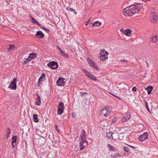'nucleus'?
<instances>
[{"mask_svg":"<svg viewBox=\"0 0 158 158\" xmlns=\"http://www.w3.org/2000/svg\"><path fill=\"white\" fill-rule=\"evenodd\" d=\"M143 7V5L141 4H138L137 5L132 4L124 8L123 10H125L127 9V10H141Z\"/></svg>","mask_w":158,"mask_h":158,"instance_id":"obj_1","label":"nucleus"},{"mask_svg":"<svg viewBox=\"0 0 158 158\" xmlns=\"http://www.w3.org/2000/svg\"><path fill=\"white\" fill-rule=\"evenodd\" d=\"M81 142L79 143V148L80 151L83 150L88 145V141L86 140L85 136L81 137Z\"/></svg>","mask_w":158,"mask_h":158,"instance_id":"obj_2","label":"nucleus"},{"mask_svg":"<svg viewBox=\"0 0 158 158\" xmlns=\"http://www.w3.org/2000/svg\"><path fill=\"white\" fill-rule=\"evenodd\" d=\"M139 10H123V14L126 16H131L137 13Z\"/></svg>","mask_w":158,"mask_h":158,"instance_id":"obj_3","label":"nucleus"},{"mask_svg":"<svg viewBox=\"0 0 158 158\" xmlns=\"http://www.w3.org/2000/svg\"><path fill=\"white\" fill-rule=\"evenodd\" d=\"M48 66L52 69H56L58 67V64L57 62L52 61L47 64Z\"/></svg>","mask_w":158,"mask_h":158,"instance_id":"obj_4","label":"nucleus"},{"mask_svg":"<svg viewBox=\"0 0 158 158\" xmlns=\"http://www.w3.org/2000/svg\"><path fill=\"white\" fill-rule=\"evenodd\" d=\"M17 78H15L13 81L10 83L8 88L13 90H16L17 88Z\"/></svg>","mask_w":158,"mask_h":158,"instance_id":"obj_5","label":"nucleus"},{"mask_svg":"<svg viewBox=\"0 0 158 158\" xmlns=\"http://www.w3.org/2000/svg\"><path fill=\"white\" fill-rule=\"evenodd\" d=\"M87 61L88 63L92 68H94L96 70H98L99 69V68L98 66L92 60L89 58H87Z\"/></svg>","mask_w":158,"mask_h":158,"instance_id":"obj_6","label":"nucleus"},{"mask_svg":"<svg viewBox=\"0 0 158 158\" xmlns=\"http://www.w3.org/2000/svg\"><path fill=\"white\" fill-rule=\"evenodd\" d=\"M110 113V111H109L108 110V108H105L103 109L101 111L100 115L101 116H107Z\"/></svg>","mask_w":158,"mask_h":158,"instance_id":"obj_7","label":"nucleus"},{"mask_svg":"<svg viewBox=\"0 0 158 158\" xmlns=\"http://www.w3.org/2000/svg\"><path fill=\"white\" fill-rule=\"evenodd\" d=\"M148 132H144L142 135H139V139L140 141H143L148 139Z\"/></svg>","mask_w":158,"mask_h":158,"instance_id":"obj_8","label":"nucleus"},{"mask_svg":"<svg viewBox=\"0 0 158 158\" xmlns=\"http://www.w3.org/2000/svg\"><path fill=\"white\" fill-rule=\"evenodd\" d=\"M151 15L152 16V18L150 19L151 21L153 23H156L157 19V16L156 13L153 12H151Z\"/></svg>","mask_w":158,"mask_h":158,"instance_id":"obj_9","label":"nucleus"},{"mask_svg":"<svg viewBox=\"0 0 158 158\" xmlns=\"http://www.w3.org/2000/svg\"><path fill=\"white\" fill-rule=\"evenodd\" d=\"M64 78L60 77L56 82L57 85L59 86H64L65 83V82L64 81Z\"/></svg>","mask_w":158,"mask_h":158,"instance_id":"obj_10","label":"nucleus"},{"mask_svg":"<svg viewBox=\"0 0 158 158\" xmlns=\"http://www.w3.org/2000/svg\"><path fill=\"white\" fill-rule=\"evenodd\" d=\"M35 36L39 39H42L44 37V35L41 31H37Z\"/></svg>","mask_w":158,"mask_h":158,"instance_id":"obj_11","label":"nucleus"},{"mask_svg":"<svg viewBox=\"0 0 158 158\" xmlns=\"http://www.w3.org/2000/svg\"><path fill=\"white\" fill-rule=\"evenodd\" d=\"M17 136L16 135L13 136L12 138L11 145L12 148H14L16 144V142L17 140Z\"/></svg>","mask_w":158,"mask_h":158,"instance_id":"obj_12","label":"nucleus"},{"mask_svg":"<svg viewBox=\"0 0 158 158\" xmlns=\"http://www.w3.org/2000/svg\"><path fill=\"white\" fill-rule=\"evenodd\" d=\"M36 102H35V105L37 106H40V105L41 101L40 97L38 94H37V97L36 98Z\"/></svg>","mask_w":158,"mask_h":158,"instance_id":"obj_13","label":"nucleus"},{"mask_svg":"<svg viewBox=\"0 0 158 158\" xmlns=\"http://www.w3.org/2000/svg\"><path fill=\"white\" fill-rule=\"evenodd\" d=\"M124 33L126 36H130L131 35V30L130 29H127L125 30V31H124Z\"/></svg>","mask_w":158,"mask_h":158,"instance_id":"obj_14","label":"nucleus"},{"mask_svg":"<svg viewBox=\"0 0 158 158\" xmlns=\"http://www.w3.org/2000/svg\"><path fill=\"white\" fill-rule=\"evenodd\" d=\"M90 24H91V27H92L93 26H94V27L96 26L97 27H98L101 25V22L98 21H95L94 23H91L90 25Z\"/></svg>","mask_w":158,"mask_h":158,"instance_id":"obj_15","label":"nucleus"},{"mask_svg":"<svg viewBox=\"0 0 158 158\" xmlns=\"http://www.w3.org/2000/svg\"><path fill=\"white\" fill-rule=\"evenodd\" d=\"M130 118V113L129 112H127L126 113L125 117L123 119V121L124 122H126Z\"/></svg>","mask_w":158,"mask_h":158,"instance_id":"obj_16","label":"nucleus"},{"mask_svg":"<svg viewBox=\"0 0 158 158\" xmlns=\"http://www.w3.org/2000/svg\"><path fill=\"white\" fill-rule=\"evenodd\" d=\"M90 79L94 81H96L97 80V79L95 77V76L93 75L90 72V74H88L86 75Z\"/></svg>","mask_w":158,"mask_h":158,"instance_id":"obj_17","label":"nucleus"},{"mask_svg":"<svg viewBox=\"0 0 158 158\" xmlns=\"http://www.w3.org/2000/svg\"><path fill=\"white\" fill-rule=\"evenodd\" d=\"M153 89V87L152 86L149 85L145 89L148 91V94H150L151 93Z\"/></svg>","mask_w":158,"mask_h":158,"instance_id":"obj_18","label":"nucleus"},{"mask_svg":"<svg viewBox=\"0 0 158 158\" xmlns=\"http://www.w3.org/2000/svg\"><path fill=\"white\" fill-rule=\"evenodd\" d=\"M108 53L105 50H102L101 51L100 56H108Z\"/></svg>","mask_w":158,"mask_h":158,"instance_id":"obj_19","label":"nucleus"},{"mask_svg":"<svg viewBox=\"0 0 158 158\" xmlns=\"http://www.w3.org/2000/svg\"><path fill=\"white\" fill-rule=\"evenodd\" d=\"M45 75L44 73H43L38 79L39 82H42L43 80L45 78Z\"/></svg>","mask_w":158,"mask_h":158,"instance_id":"obj_20","label":"nucleus"},{"mask_svg":"<svg viewBox=\"0 0 158 158\" xmlns=\"http://www.w3.org/2000/svg\"><path fill=\"white\" fill-rule=\"evenodd\" d=\"M38 115L36 114H34L33 115V119L34 122L37 123L39 122L38 118Z\"/></svg>","mask_w":158,"mask_h":158,"instance_id":"obj_21","label":"nucleus"},{"mask_svg":"<svg viewBox=\"0 0 158 158\" xmlns=\"http://www.w3.org/2000/svg\"><path fill=\"white\" fill-rule=\"evenodd\" d=\"M29 56L32 60L34 59L37 57V55L35 53H32L30 54Z\"/></svg>","mask_w":158,"mask_h":158,"instance_id":"obj_22","label":"nucleus"},{"mask_svg":"<svg viewBox=\"0 0 158 158\" xmlns=\"http://www.w3.org/2000/svg\"><path fill=\"white\" fill-rule=\"evenodd\" d=\"M64 108H58L57 114L61 115L64 112Z\"/></svg>","mask_w":158,"mask_h":158,"instance_id":"obj_23","label":"nucleus"},{"mask_svg":"<svg viewBox=\"0 0 158 158\" xmlns=\"http://www.w3.org/2000/svg\"><path fill=\"white\" fill-rule=\"evenodd\" d=\"M113 133L112 132H109L108 133H106V136L107 137L110 139H112L113 138L112 135Z\"/></svg>","mask_w":158,"mask_h":158,"instance_id":"obj_24","label":"nucleus"},{"mask_svg":"<svg viewBox=\"0 0 158 158\" xmlns=\"http://www.w3.org/2000/svg\"><path fill=\"white\" fill-rule=\"evenodd\" d=\"M99 57L100 60L103 61H105L108 58V56H100Z\"/></svg>","mask_w":158,"mask_h":158,"instance_id":"obj_25","label":"nucleus"},{"mask_svg":"<svg viewBox=\"0 0 158 158\" xmlns=\"http://www.w3.org/2000/svg\"><path fill=\"white\" fill-rule=\"evenodd\" d=\"M107 146L109 148V150L110 151L113 152L114 150V148L110 144H107Z\"/></svg>","mask_w":158,"mask_h":158,"instance_id":"obj_26","label":"nucleus"},{"mask_svg":"<svg viewBox=\"0 0 158 158\" xmlns=\"http://www.w3.org/2000/svg\"><path fill=\"white\" fill-rule=\"evenodd\" d=\"M10 47H8L7 48V49L9 50L8 51H11V50H13L15 49V47L14 45H11L9 46Z\"/></svg>","mask_w":158,"mask_h":158,"instance_id":"obj_27","label":"nucleus"},{"mask_svg":"<svg viewBox=\"0 0 158 158\" xmlns=\"http://www.w3.org/2000/svg\"><path fill=\"white\" fill-rule=\"evenodd\" d=\"M58 108H64V103L62 102H60L58 105Z\"/></svg>","mask_w":158,"mask_h":158,"instance_id":"obj_28","label":"nucleus"},{"mask_svg":"<svg viewBox=\"0 0 158 158\" xmlns=\"http://www.w3.org/2000/svg\"><path fill=\"white\" fill-rule=\"evenodd\" d=\"M32 60L29 56L28 58L23 63V64H25L28 62H29Z\"/></svg>","mask_w":158,"mask_h":158,"instance_id":"obj_29","label":"nucleus"},{"mask_svg":"<svg viewBox=\"0 0 158 158\" xmlns=\"http://www.w3.org/2000/svg\"><path fill=\"white\" fill-rule=\"evenodd\" d=\"M32 22L33 23H35V24H37L39 26L41 25V24L38 22V21H37V20H36L34 18H32Z\"/></svg>","mask_w":158,"mask_h":158,"instance_id":"obj_30","label":"nucleus"},{"mask_svg":"<svg viewBox=\"0 0 158 158\" xmlns=\"http://www.w3.org/2000/svg\"><path fill=\"white\" fill-rule=\"evenodd\" d=\"M157 40H158V38L157 39L156 38V36L155 35L152 38V41L153 42H155L156 41H157Z\"/></svg>","mask_w":158,"mask_h":158,"instance_id":"obj_31","label":"nucleus"},{"mask_svg":"<svg viewBox=\"0 0 158 158\" xmlns=\"http://www.w3.org/2000/svg\"><path fill=\"white\" fill-rule=\"evenodd\" d=\"M85 132L84 130L82 131L81 132L80 135V137H84L85 135Z\"/></svg>","mask_w":158,"mask_h":158,"instance_id":"obj_32","label":"nucleus"},{"mask_svg":"<svg viewBox=\"0 0 158 158\" xmlns=\"http://www.w3.org/2000/svg\"><path fill=\"white\" fill-rule=\"evenodd\" d=\"M117 157H120V154L118 153L115 154L114 155H113L112 156H111V158H117Z\"/></svg>","mask_w":158,"mask_h":158,"instance_id":"obj_33","label":"nucleus"},{"mask_svg":"<svg viewBox=\"0 0 158 158\" xmlns=\"http://www.w3.org/2000/svg\"><path fill=\"white\" fill-rule=\"evenodd\" d=\"M82 71L83 72H84L86 75H87L88 74H90V72L88 71L86 69H82Z\"/></svg>","mask_w":158,"mask_h":158,"instance_id":"obj_34","label":"nucleus"},{"mask_svg":"<svg viewBox=\"0 0 158 158\" xmlns=\"http://www.w3.org/2000/svg\"><path fill=\"white\" fill-rule=\"evenodd\" d=\"M144 103H145V105L146 106V108L148 111L150 113H151L150 110L149 109V108L148 107V102H147L146 100H145V101L144 102Z\"/></svg>","mask_w":158,"mask_h":158,"instance_id":"obj_35","label":"nucleus"},{"mask_svg":"<svg viewBox=\"0 0 158 158\" xmlns=\"http://www.w3.org/2000/svg\"><path fill=\"white\" fill-rule=\"evenodd\" d=\"M123 149L124 150L126 151L127 152L130 153V150L129 149L128 147H124Z\"/></svg>","mask_w":158,"mask_h":158,"instance_id":"obj_36","label":"nucleus"},{"mask_svg":"<svg viewBox=\"0 0 158 158\" xmlns=\"http://www.w3.org/2000/svg\"><path fill=\"white\" fill-rule=\"evenodd\" d=\"M120 61L122 63H123L124 64H127V63L128 61L127 60H121Z\"/></svg>","mask_w":158,"mask_h":158,"instance_id":"obj_37","label":"nucleus"},{"mask_svg":"<svg viewBox=\"0 0 158 158\" xmlns=\"http://www.w3.org/2000/svg\"><path fill=\"white\" fill-rule=\"evenodd\" d=\"M42 28L44 29L47 32H48L50 31V29L49 28H46L44 27H43Z\"/></svg>","mask_w":158,"mask_h":158,"instance_id":"obj_38","label":"nucleus"},{"mask_svg":"<svg viewBox=\"0 0 158 158\" xmlns=\"http://www.w3.org/2000/svg\"><path fill=\"white\" fill-rule=\"evenodd\" d=\"M116 135H117V136H119V135H118V134H116ZM114 139H120L119 138V137H118L117 138L115 137V138H114Z\"/></svg>","mask_w":158,"mask_h":158,"instance_id":"obj_39","label":"nucleus"},{"mask_svg":"<svg viewBox=\"0 0 158 158\" xmlns=\"http://www.w3.org/2000/svg\"><path fill=\"white\" fill-rule=\"evenodd\" d=\"M58 126L57 125H56V124L55 125V129L58 132H59V130H58Z\"/></svg>","mask_w":158,"mask_h":158,"instance_id":"obj_40","label":"nucleus"},{"mask_svg":"<svg viewBox=\"0 0 158 158\" xmlns=\"http://www.w3.org/2000/svg\"><path fill=\"white\" fill-rule=\"evenodd\" d=\"M60 53L62 56H63L65 54L64 52L62 50H61Z\"/></svg>","mask_w":158,"mask_h":158,"instance_id":"obj_41","label":"nucleus"},{"mask_svg":"<svg viewBox=\"0 0 158 158\" xmlns=\"http://www.w3.org/2000/svg\"><path fill=\"white\" fill-rule=\"evenodd\" d=\"M10 134V133H9V132H7L6 135V138L7 139H8V138L9 137Z\"/></svg>","mask_w":158,"mask_h":158,"instance_id":"obj_42","label":"nucleus"},{"mask_svg":"<svg viewBox=\"0 0 158 158\" xmlns=\"http://www.w3.org/2000/svg\"><path fill=\"white\" fill-rule=\"evenodd\" d=\"M63 56L65 57L66 58H68L69 57V55L66 53H65V54Z\"/></svg>","mask_w":158,"mask_h":158,"instance_id":"obj_43","label":"nucleus"},{"mask_svg":"<svg viewBox=\"0 0 158 158\" xmlns=\"http://www.w3.org/2000/svg\"><path fill=\"white\" fill-rule=\"evenodd\" d=\"M66 10H74V9H72L71 8H70L69 7H67L66 9Z\"/></svg>","mask_w":158,"mask_h":158,"instance_id":"obj_44","label":"nucleus"},{"mask_svg":"<svg viewBox=\"0 0 158 158\" xmlns=\"http://www.w3.org/2000/svg\"><path fill=\"white\" fill-rule=\"evenodd\" d=\"M68 11H70V12H73L74 13V14L75 15L77 14V12L76 10H68Z\"/></svg>","mask_w":158,"mask_h":158,"instance_id":"obj_45","label":"nucleus"},{"mask_svg":"<svg viewBox=\"0 0 158 158\" xmlns=\"http://www.w3.org/2000/svg\"><path fill=\"white\" fill-rule=\"evenodd\" d=\"M136 87H134L132 88V90L133 91H136Z\"/></svg>","mask_w":158,"mask_h":158,"instance_id":"obj_46","label":"nucleus"},{"mask_svg":"<svg viewBox=\"0 0 158 158\" xmlns=\"http://www.w3.org/2000/svg\"><path fill=\"white\" fill-rule=\"evenodd\" d=\"M72 116L73 118L75 116V114L74 113H72Z\"/></svg>","mask_w":158,"mask_h":158,"instance_id":"obj_47","label":"nucleus"},{"mask_svg":"<svg viewBox=\"0 0 158 158\" xmlns=\"http://www.w3.org/2000/svg\"><path fill=\"white\" fill-rule=\"evenodd\" d=\"M120 30V31H121V32H122V33H123H123H124V31H125V30H124L123 29V28L121 29Z\"/></svg>","mask_w":158,"mask_h":158,"instance_id":"obj_48","label":"nucleus"},{"mask_svg":"<svg viewBox=\"0 0 158 158\" xmlns=\"http://www.w3.org/2000/svg\"><path fill=\"white\" fill-rule=\"evenodd\" d=\"M40 82H39V80L38 81V83L37 84V85L38 86H40Z\"/></svg>","mask_w":158,"mask_h":158,"instance_id":"obj_49","label":"nucleus"},{"mask_svg":"<svg viewBox=\"0 0 158 158\" xmlns=\"http://www.w3.org/2000/svg\"><path fill=\"white\" fill-rule=\"evenodd\" d=\"M10 128H8L7 130V132H9L10 133Z\"/></svg>","mask_w":158,"mask_h":158,"instance_id":"obj_50","label":"nucleus"},{"mask_svg":"<svg viewBox=\"0 0 158 158\" xmlns=\"http://www.w3.org/2000/svg\"><path fill=\"white\" fill-rule=\"evenodd\" d=\"M29 16L32 19V18H33V17H32V16H31V15L30 14H29Z\"/></svg>","mask_w":158,"mask_h":158,"instance_id":"obj_51","label":"nucleus"},{"mask_svg":"<svg viewBox=\"0 0 158 158\" xmlns=\"http://www.w3.org/2000/svg\"><path fill=\"white\" fill-rule=\"evenodd\" d=\"M115 97H116L117 98H118L120 100H121V98H119V97L117 96V95H116V96H115Z\"/></svg>","mask_w":158,"mask_h":158,"instance_id":"obj_52","label":"nucleus"},{"mask_svg":"<svg viewBox=\"0 0 158 158\" xmlns=\"http://www.w3.org/2000/svg\"><path fill=\"white\" fill-rule=\"evenodd\" d=\"M58 49L59 50L60 52V51H61V50H62L60 48H59V47H58Z\"/></svg>","mask_w":158,"mask_h":158,"instance_id":"obj_53","label":"nucleus"},{"mask_svg":"<svg viewBox=\"0 0 158 158\" xmlns=\"http://www.w3.org/2000/svg\"><path fill=\"white\" fill-rule=\"evenodd\" d=\"M130 146V147H131V148H134V149L135 148V147L133 146Z\"/></svg>","mask_w":158,"mask_h":158,"instance_id":"obj_54","label":"nucleus"},{"mask_svg":"<svg viewBox=\"0 0 158 158\" xmlns=\"http://www.w3.org/2000/svg\"><path fill=\"white\" fill-rule=\"evenodd\" d=\"M116 120L115 119H113L112 121L113 122H115Z\"/></svg>","mask_w":158,"mask_h":158,"instance_id":"obj_55","label":"nucleus"},{"mask_svg":"<svg viewBox=\"0 0 158 158\" xmlns=\"http://www.w3.org/2000/svg\"><path fill=\"white\" fill-rule=\"evenodd\" d=\"M146 64H147V66L148 67H149V65H148V62L147 61H146Z\"/></svg>","mask_w":158,"mask_h":158,"instance_id":"obj_56","label":"nucleus"},{"mask_svg":"<svg viewBox=\"0 0 158 158\" xmlns=\"http://www.w3.org/2000/svg\"><path fill=\"white\" fill-rule=\"evenodd\" d=\"M88 22H87L85 24V25L86 26H87V25H88Z\"/></svg>","mask_w":158,"mask_h":158,"instance_id":"obj_57","label":"nucleus"},{"mask_svg":"<svg viewBox=\"0 0 158 158\" xmlns=\"http://www.w3.org/2000/svg\"><path fill=\"white\" fill-rule=\"evenodd\" d=\"M111 94L112 95H113V96H114V97H115V96H116V95H114V94Z\"/></svg>","mask_w":158,"mask_h":158,"instance_id":"obj_58","label":"nucleus"},{"mask_svg":"<svg viewBox=\"0 0 158 158\" xmlns=\"http://www.w3.org/2000/svg\"><path fill=\"white\" fill-rule=\"evenodd\" d=\"M87 93L84 92V93H83V94H82L84 95V94H86Z\"/></svg>","mask_w":158,"mask_h":158,"instance_id":"obj_59","label":"nucleus"},{"mask_svg":"<svg viewBox=\"0 0 158 158\" xmlns=\"http://www.w3.org/2000/svg\"><path fill=\"white\" fill-rule=\"evenodd\" d=\"M87 93L84 92V93H83V94H82L84 95V94H86Z\"/></svg>","mask_w":158,"mask_h":158,"instance_id":"obj_60","label":"nucleus"},{"mask_svg":"<svg viewBox=\"0 0 158 158\" xmlns=\"http://www.w3.org/2000/svg\"><path fill=\"white\" fill-rule=\"evenodd\" d=\"M90 21H91V20H90V19H89V20L88 21V22H90Z\"/></svg>","mask_w":158,"mask_h":158,"instance_id":"obj_61","label":"nucleus"},{"mask_svg":"<svg viewBox=\"0 0 158 158\" xmlns=\"http://www.w3.org/2000/svg\"><path fill=\"white\" fill-rule=\"evenodd\" d=\"M100 12H101V11L100 10H99V11H98V13H100Z\"/></svg>","mask_w":158,"mask_h":158,"instance_id":"obj_62","label":"nucleus"},{"mask_svg":"<svg viewBox=\"0 0 158 158\" xmlns=\"http://www.w3.org/2000/svg\"><path fill=\"white\" fill-rule=\"evenodd\" d=\"M40 26V27L41 28H42V27H42V26H40H40Z\"/></svg>","mask_w":158,"mask_h":158,"instance_id":"obj_63","label":"nucleus"},{"mask_svg":"<svg viewBox=\"0 0 158 158\" xmlns=\"http://www.w3.org/2000/svg\"><path fill=\"white\" fill-rule=\"evenodd\" d=\"M40 158H42V157H41Z\"/></svg>","mask_w":158,"mask_h":158,"instance_id":"obj_64","label":"nucleus"}]
</instances>
